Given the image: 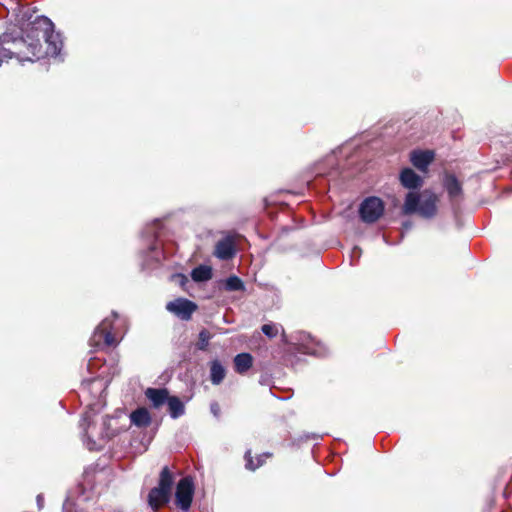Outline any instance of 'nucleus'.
Listing matches in <instances>:
<instances>
[{"mask_svg": "<svg viewBox=\"0 0 512 512\" xmlns=\"http://www.w3.org/2000/svg\"><path fill=\"white\" fill-rule=\"evenodd\" d=\"M26 37L17 25H9L0 35V66L3 62L17 58L19 61H34L41 54V39L47 44L46 55L63 61L61 50L63 40L55 31L54 23L46 16H37L30 24Z\"/></svg>", "mask_w": 512, "mask_h": 512, "instance_id": "obj_1", "label": "nucleus"}, {"mask_svg": "<svg viewBox=\"0 0 512 512\" xmlns=\"http://www.w3.org/2000/svg\"><path fill=\"white\" fill-rule=\"evenodd\" d=\"M438 196L430 191L422 193L410 191L406 194L402 213L404 215L418 214L424 219H432L437 214Z\"/></svg>", "mask_w": 512, "mask_h": 512, "instance_id": "obj_2", "label": "nucleus"}, {"mask_svg": "<svg viewBox=\"0 0 512 512\" xmlns=\"http://www.w3.org/2000/svg\"><path fill=\"white\" fill-rule=\"evenodd\" d=\"M173 485V473L168 466H164L160 471L157 486L153 487L147 496L148 505L154 512L170 502Z\"/></svg>", "mask_w": 512, "mask_h": 512, "instance_id": "obj_3", "label": "nucleus"}, {"mask_svg": "<svg viewBox=\"0 0 512 512\" xmlns=\"http://www.w3.org/2000/svg\"><path fill=\"white\" fill-rule=\"evenodd\" d=\"M162 229V223L159 219L153 220L150 224H147L143 231L142 237L148 242L147 261L159 262L161 259V250L158 246L157 239Z\"/></svg>", "mask_w": 512, "mask_h": 512, "instance_id": "obj_4", "label": "nucleus"}, {"mask_svg": "<svg viewBox=\"0 0 512 512\" xmlns=\"http://www.w3.org/2000/svg\"><path fill=\"white\" fill-rule=\"evenodd\" d=\"M195 485L192 477L186 476L180 479L176 485L175 503L183 512H187L192 504Z\"/></svg>", "mask_w": 512, "mask_h": 512, "instance_id": "obj_5", "label": "nucleus"}, {"mask_svg": "<svg viewBox=\"0 0 512 512\" xmlns=\"http://www.w3.org/2000/svg\"><path fill=\"white\" fill-rule=\"evenodd\" d=\"M384 213V203L376 196L364 199L359 206V215L364 223H375Z\"/></svg>", "mask_w": 512, "mask_h": 512, "instance_id": "obj_6", "label": "nucleus"}, {"mask_svg": "<svg viewBox=\"0 0 512 512\" xmlns=\"http://www.w3.org/2000/svg\"><path fill=\"white\" fill-rule=\"evenodd\" d=\"M118 317L116 312H112L110 317H106L94 330L91 337L93 345L99 346L102 341L105 346L116 345V340L112 334L113 321Z\"/></svg>", "mask_w": 512, "mask_h": 512, "instance_id": "obj_7", "label": "nucleus"}, {"mask_svg": "<svg viewBox=\"0 0 512 512\" xmlns=\"http://www.w3.org/2000/svg\"><path fill=\"white\" fill-rule=\"evenodd\" d=\"M198 306L195 302L186 298H176L166 304V310L183 321L191 319Z\"/></svg>", "mask_w": 512, "mask_h": 512, "instance_id": "obj_8", "label": "nucleus"}, {"mask_svg": "<svg viewBox=\"0 0 512 512\" xmlns=\"http://www.w3.org/2000/svg\"><path fill=\"white\" fill-rule=\"evenodd\" d=\"M83 439L86 442V446L89 450H100L102 448L101 444H98L96 440L93 439L95 429L94 421L92 420V412L86 411L83 413L80 424H79Z\"/></svg>", "mask_w": 512, "mask_h": 512, "instance_id": "obj_9", "label": "nucleus"}, {"mask_svg": "<svg viewBox=\"0 0 512 512\" xmlns=\"http://www.w3.org/2000/svg\"><path fill=\"white\" fill-rule=\"evenodd\" d=\"M443 187L448 194L452 207H454L463 197V189L460 181L454 174H445Z\"/></svg>", "mask_w": 512, "mask_h": 512, "instance_id": "obj_10", "label": "nucleus"}, {"mask_svg": "<svg viewBox=\"0 0 512 512\" xmlns=\"http://www.w3.org/2000/svg\"><path fill=\"white\" fill-rule=\"evenodd\" d=\"M121 430L122 428L118 425L117 417L105 416L102 418V426L97 433V438L99 441L106 442L115 437Z\"/></svg>", "mask_w": 512, "mask_h": 512, "instance_id": "obj_11", "label": "nucleus"}, {"mask_svg": "<svg viewBox=\"0 0 512 512\" xmlns=\"http://www.w3.org/2000/svg\"><path fill=\"white\" fill-rule=\"evenodd\" d=\"M434 159V152L430 150H414L410 154V161L418 170L425 172Z\"/></svg>", "mask_w": 512, "mask_h": 512, "instance_id": "obj_12", "label": "nucleus"}, {"mask_svg": "<svg viewBox=\"0 0 512 512\" xmlns=\"http://www.w3.org/2000/svg\"><path fill=\"white\" fill-rule=\"evenodd\" d=\"M400 183L403 187L414 190L423 185V179L413 169L406 167L400 173Z\"/></svg>", "mask_w": 512, "mask_h": 512, "instance_id": "obj_13", "label": "nucleus"}, {"mask_svg": "<svg viewBox=\"0 0 512 512\" xmlns=\"http://www.w3.org/2000/svg\"><path fill=\"white\" fill-rule=\"evenodd\" d=\"M145 396L151 401L155 408L167 403L170 395L166 388H147Z\"/></svg>", "mask_w": 512, "mask_h": 512, "instance_id": "obj_14", "label": "nucleus"}, {"mask_svg": "<svg viewBox=\"0 0 512 512\" xmlns=\"http://www.w3.org/2000/svg\"><path fill=\"white\" fill-rule=\"evenodd\" d=\"M236 251L230 239H222L215 246L214 255L221 260H229L234 257Z\"/></svg>", "mask_w": 512, "mask_h": 512, "instance_id": "obj_15", "label": "nucleus"}, {"mask_svg": "<svg viewBox=\"0 0 512 512\" xmlns=\"http://www.w3.org/2000/svg\"><path fill=\"white\" fill-rule=\"evenodd\" d=\"M131 423L139 428H144L150 425L151 416L146 408H137L130 414Z\"/></svg>", "mask_w": 512, "mask_h": 512, "instance_id": "obj_16", "label": "nucleus"}, {"mask_svg": "<svg viewBox=\"0 0 512 512\" xmlns=\"http://www.w3.org/2000/svg\"><path fill=\"white\" fill-rule=\"evenodd\" d=\"M253 363V357L250 353H240L234 358L235 371L239 374L247 372Z\"/></svg>", "mask_w": 512, "mask_h": 512, "instance_id": "obj_17", "label": "nucleus"}, {"mask_svg": "<svg viewBox=\"0 0 512 512\" xmlns=\"http://www.w3.org/2000/svg\"><path fill=\"white\" fill-rule=\"evenodd\" d=\"M226 370L217 359L210 362V380L213 385H219L225 378Z\"/></svg>", "mask_w": 512, "mask_h": 512, "instance_id": "obj_18", "label": "nucleus"}, {"mask_svg": "<svg viewBox=\"0 0 512 512\" xmlns=\"http://www.w3.org/2000/svg\"><path fill=\"white\" fill-rule=\"evenodd\" d=\"M168 412L172 419H178L185 413V406L181 399L177 396H170L168 401Z\"/></svg>", "mask_w": 512, "mask_h": 512, "instance_id": "obj_19", "label": "nucleus"}, {"mask_svg": "<svg viewBox=\"0 0 512 512\" xmlns=\"http://www.w3.org/2000/svg\"><path fill=\"white\" fill-rule=\"evenodd\" d=\"M271 456V453L269 452H266V453H263V454H260L257 456L256 458V462H254L253 460V457H252V454H251V450L248 449L246 452H245V455H244V459H245V468L247 470H250V471H255L256 469H258L259 467H261L265 461H266V458L270 457Z\"/></svg>", "mask_w": 512, "mask_h": 512, "instance_id": "obj_20", "label": "nucleus"}, {"mask_svg": "<svg viewBox=\"0 0 512 512\" xmlns=\"http://www.w3.org/2000/svg\"><path fill=\"white\" fill-rule=\"evenodd\" d=\"M213 276L212 268L207 265H199L191 271V278L195 282H206Z\"/></svg>", "mask_w": 512, "mask_h": 512, "instance_id": "obj_21", "label": "nucleus"}, {"mask_svg": "<svg viewBox=\"0 0 512 512\" xmlns=\"http://www.w3.org/2000/svg\"><path fill=\"white\" fill-rule=\"evenodd\" d=\"M224 289L229 292L245 290L244 282L236 275L229 276L224 283Z\"/></svg>", "mask_w": 512, "mask_h": 512, "instance_id": "obj_22", "label": "nucleus"}, {"mask_svg": "<svg viewBox=\"0 0 512 512\" xmlns=\"http://www.w3.org/2000/svg\"><path fill=\"white\" fill-rule=\"evenodd\" d=\"M211 339L210 333L206 329H202L198 334V342L196 348L201 351H205L209 345Z\"/></svg>", "mask_w": 512, "mask_h": 512, "instance_id": "obj_23", "label": "nucleus"}, {"mask_svg": "<svg viewBox=\"0 0 512 512\" xmlns=\"http://www.w3.org/2000/svg\"><path fill=\"white\" fill-rule=\"evenodd\" d=\"M261 331L265 336L269 338H274L278 334V329L273 324H264L261 327Z\"/></svg>", "mask_w": 512, "mask_h": 512, "instance_id": "obj_24", "label": "nucleus"}, {"mask_svg": "<svg viewBox=\"0 0 512 512\" xmlns=\"http://www.w3.org/2000/svg\"><path fill=\"white\" fill-rule=\"evenodd\" d=\"M304 353L306 354H311V355H315V356H324V349L323 347L321 346H318L317 348H314V349H311V348H307Z\"/></svg>", "mask_w": 512, "mask_h": 512, "instance_id": "obj_25", "label": "nucleus"}, {"mask_svg": "<svg viewBox=\"0 0 512 512\" xmlns=\"http://www.w3.org/2000/svg\"><path fill=\"white\" fill-rule=\"evenodd\" d=\"M211 412L213 413L214 416L218 417L219 416V406L217 403H213L211 404Z\"/></svg>", "mask_w": 512, "mask_h": 512, "instance_id": "obj_26", "label": "nucleus"}, {"mask_svg": "<svg viewBox=\"0 0 512 512\" xmlns=\"http://www.w3.org/2000/svg\"><path fill=\"white\" fill-rule=\"evenodd\" d=\"M176 277L180 279L181 286H184L188 282V279L184 274H177Z\"/></svg>", "mask_w": 512, "mask_h": 512, "instance_id": "obj_27", "label": "nucleus"}, {"mask_svg": "<svg viewBox=\"0 0 512 512\" xmlns=\"http://www.w3.org/2000/svg\"><path fill=\"white\" fill-rule=\"evenodd\" d=\"M36 500H37L38 508H39V509H42V507H43V501H44V500H43V496H42L41 494H39V495L37 496Z\"/></svg>", "mask_w": 512, "mask_h": 512, "instance_id": "obj_28", "label": "nucleus"}, {"mask_svg": "<svg viewBox=\"0 0 512 512\" xmlns=\"http://www.w3.org/2000/svg\"><path fill=\"white\" fill-rule=\"evenodd\" d=\"M412 226H413V224H412V222H410V221H406V222H404V223H403V228H404L406 231L410 230V229L412 228Z\"/></svg>", "mask_w": 512, "mask_h": 512, "instance_id": "obj_29", "label": "nucleus"}, {"mask_svg": "<svg viewBox=\"0 0 512 512\" xmlns=\"http://www.w3.org/2000/svg\"><path fill=\"white\" fill-rule=\"evenodd\" d=\"M356 251H357L359 254H360V252H361L360 248H358V247H354L353 252L355 253Z\"/></svg>", "mask_w": 512, "mask_h": 512, "instance_id": "obj_30", "label": "nucleus"}]
</instances>
